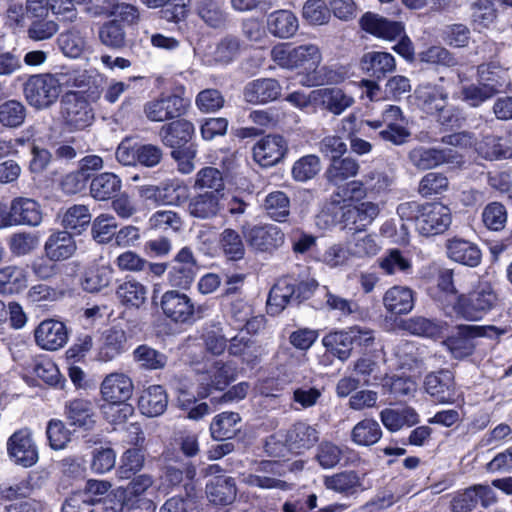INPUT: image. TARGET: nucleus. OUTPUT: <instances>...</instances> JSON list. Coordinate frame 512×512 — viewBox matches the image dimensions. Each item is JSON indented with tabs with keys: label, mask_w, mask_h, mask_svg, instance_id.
<instances>
[{
	"label": "nucleus",
	"mask_w": 512,
	"mask_h": 512,
	"mask_svg": "<svg viewBox=\"0 0 512 512\" xmlns=\"http://www.w3.org/2000/svg\"><path fill=\"white\" fill-rule=\"evenodd\" d=\"M72 73H41L29 76L23 85L26 102L35 110H46L59 99L64 86H78Z\"/></svg>",
	"instance_id": "1"
},
{
	"label": "nucleus",
	"mask_w": 512,
	"mask_h": 512,
	"mask_svg": "<svg viewBox=\"0 0 512 512\" xmlns=\"http://www.w3.org/2000/svg\"><path fill=\"white\" fill-rule=\"evenodd\" d=\"M134 390L132 379L121 372L107 375L101 383L102 398L108 402L104 406V413L112 422H123L132 414L133 408L126 402L131 398Z\"/></svg>",
	"instance_id": "2"
},
{
	"label": "nucleus",
	"mask_w": 512,
	"mask_h": 512,
	"mask_svg": "<svg viewBox=\"0 0 512 512\" xmlns=\"http://www.w3.org/2000/svg\"><path fill=\"white\" fill-rule=\"evenodd\" d=\"M498 303V295L488 283L477 286L468 294H460L453 310L457 316L468 321H479L493 310Z\"/></svg>",
	"instance_id": "3"
},
{
	"label": "nucleus",
	"mask_w": 512,
	"mask_h": 512,
	"mask_svg": "<svg viewBox=\"0 0 512 512\" xmlns=\"http://www.w3.org/2000/svg\"><path fill=\"white\" fill-rule=\"evenodd\" d=\"M505 333V329H500L493 325H459L444 343L454 358L462 359L473 354L476 346V338H493Z\"/></svg>",
	"instance_id": "4"
},
{
	"label": "nucleus",
	"mask_w": 512,
	"mask_h": 512,
	"mask_svg": "<svg viewBox=\"0 0 512 512\" xmlns=\"http://www.w3.org/2000/svg\"><path fill=\"white\" fill-rule=\"evenodd\" d=\"M60 117L68 131H79L94 121L93 109L82 92H66L60 101Z\"/></svg>",
	"instance_id": "5"
},
{
	"label": "nucleus",
	"mask_w": 512,
	"mask_h": 512,
	"mask_svg": "<svg viewBox=\"0 0 512 512\" xmlns=\"http://www.w3.org/2000/svg\"><path fill=\"white\" fill-rule=\"evenodd\" d=\"M407 162L418 171H427L445 164L460 165L462 157L451 148L416 145L408 151Z\"/></svg>",
	"instance_id": "6"
},
{
	"label": "nucleus",
	"mask_w": 512,
	"mask_h": 512,
	"mask_svg": "<svg viewBox=\"0 0 512 512\" xmlns=\"http://www.w3.org/2000/svg\"><path fill=\"white\" fill-rule=\"evenodd\" d=\"M189 101L177 94H161L144 104L143 113L151 122H165L183 116Z\"/></svg>",
	"instance_id": "7"
},
{
	"label": "nucleus",
	"mask_w": 512,
	"mask_h": 512,
	"mask_svg": "<svg viewBox=\"0 0 512 512\" xmlns=\"http://www.w3.org/2000/svg\"><path fill=\"white\" fill-rule=\"evenodd\" d=\"M322 61V53L319 47L312 43L302 44L296 47V69L311 70L301 76L300 83L303 86H320L327 82L325 77L326 67H319Z\"/></svg>",
	"instance_id": "8"
},
{
	"label": "nucleus",
	"mask_w": 512,
	"mask_h": 512,
	"mask_svg": "<svg viewBox=\"0 0 512 512\" xmlns=\"http://www.w3.org/2000/svg\"><path fill=\"white\" fill-rule=\"evenodd\" d=\"M416 230L422 236H433L445 232L452 221L450 209L441 203L423 204Z\"/></svg>",
	"instance_id": "9"
},
{
	"label": "nucleus",
	"mask_w": 512,
	"mask_h": 512,
	"mask_svg": "<svg viewBox=\"0 0 512 512\" xmlns=\"http://www.w3.org/2000/svg\"><path fill=\"white\" fill-rule=\"evenodd\" d=\"M7 451L13 461L23 467H31L38 461V450L30 430L20 429L7 441Z\"/></svg>",
	"instance_id": "10"
},
{
	"label": "nucleus",
	"mask_w": 512,
	"mask_h": 512,
	"mask_svg": "<svg viewBox=\"0 0 512 512\" xmlns=\"http://www.w3.org/2000/svg\"><path fill=\"white\" fill-rule=\"evenodd\" d=\"M164 315L175 323H189L193 320L195 306L191 298L177 290L166 291L161 297Z\"/></svg>",
	"instance_id": "11"
},
{
	"label": "nucleus",
	"mask_w": 512,
	"mask_h": 512,
	"mask_svg": "<svg viewBox=\"0 0 512 512\" xmlns=\"http://www.w3.org/2000/svg\"><path fill=\"white\" fill-rule=\"evenodd\" d=\"M233 380V369L222 361H216L199 376L198 397L206 398L213 391H223Z\"/></svg>",
	"instance_id": "12"
},
{
	"label": "nucleus",
	"mask_w": 512,
	"mask_h": 512,
	"mask_svg": "<svg viewBox=\"0 0 512 512\" xmlns=\"http://www.w3.org/2000/svg\"><path fill=\"white\" fill-rule=\"evenodd\" d=\"M288 151L287 141L281 135H267L253 147V158L262 167L280 162Z\"/></svg>",
	"instance_id": "13"
},
{
	"label": "nucleus",
	"mask_w": 512,
	"mask_h": 512,
	"mask_svg": "<svg viewBox=\"0 0 512 512\" xmlns=\"http://www.w3.org/2000/svg\"><path fill=\"white\" fill-rule=\"evenodd\" d=\"M36 344L44 350L56 351L68 341V330L65 324L54 319L42 321L34 331Z\"/></svg>",
	"instance_id": "14"
},
{
	"label": "nucleus",
	"mask_w": 512,
	"mask_h": 512,
	"mask_svg": "<svg viewBox=\"0 0 512 512\" xmlns=\"http://www.w3.org/2000/svg\"><path fill=\"white\" fill-rule=\"evenodd\" d=\"M282 87L274 78H259L248 82L243 88V99L252 105H263L277 100Z\"/></svg>",
	"instance_id": "15"
},
{
	"label": "nucleus",
	"mask_w": 512,
	"mask_h": 512,
	"mask_svg": "<svg viewBox=\"0 0 512 512\" xmlns=\"http://www.w3.org/2000/svg\"><path fill=\"white\" fill-rule=\"evenodd\" d=\"M424 388L439 403H453L455 401L454 375L448 369L427 374L424 380Z\"/></svg>",
	"instance_id": "16"
},
{
	"label": "nucleus",
	"mask_w": 512,
	"mask_h": 512,
	"mask_svg": "<svg viewBox=\"0 0 512 512\" xmlns=\"http://www.w3.org/2000/svg\"><path fill=\"white\" fill-rule=\"evenodd\" d=\"M313 100L315 107L324 109L334 115H341L354 104V98L338 87L315 89Z\"/></svg>",
	"instance_id": "17"
},
{
	"label": "nucleus",
	"mask_w": 512,
	"mask_h": 512,
	"mask_svg": "<svg viewBox=\"0 0 512 512\" xmlns=\"http://www.w3.org/2000/svg\"><path fill=\"white\" fill-rule=\"evenodd\" d=\"M77 250V244L67 230H53L44 243L46 257L53 262L71 258Z\"/></svg>",
	"instance_id": "18"
},
{
	"label": "nucleus",
	"mask_w": 512,
	"mask_h": 512,
	"mask_svg": "<svg viewBox=\"0 0 512 512\" xmlns=\"http://www.w3.org/2000/svg\"><path fill=\"white\" fill-rule=\"evenodd\" d=\"M245 238L251 247L262 252L277 249L284 243V233L271 224L251 227L245 232Z\"/></svg>",
	"instance_id": "19"
},
{
	"label": "nucleus",
	"mask_w": 512,
	"mask_h": 512,
	"mask_svg": "<svg viewBox=\"0 0 512 512\" xmlns=\"http://www.w3.org/2000/svg\"><path fill=\"white\" fill-rule=\"evenodd\" d=\"M195 133L192 122L186 119L173 120L161 126L159 138L163 145L171 149L186 147Z\"/></svg>",
	"instance_id": "20"
},
{
	"label": "nucleus",
	"mask_w": 512,
	"mask_h": 512,
	"mask_svg": "<svg viewBox=\"0 0 512 512\" xmlns=\"http://www.w3.org/2000/svg\"><path fill=\"white\" fill-rule=\"evenodd\" d=\"M446 253L452 261L471 268L477 267L482 260L478 245L459 237L447 240Z\"/></svg>",
	"instance_id": "21"
},
{
	"label": "nucleus",
	"mask_w": 512,
	"mask_h": 512,
	"mask_svg": "<svg viewBox=\"0 0 512 512\" xmlns=\"http://www.w3.org/2000/svg\"><path fill=\"white\" fill-rule=\"evenodd\" d=\"M320 433L315 426L305 422L293 424L286 432V440L291 453L303 454L319 441Z\"/></svg>",
	"instance_id": "22"
},
{
	"label": "nucleus",
	"mask_w": 512,
	"mask_h": 512,
	"mask_svg": "<svg viewBox=\"0 0 512 512\" xmlns=\"http://www.w3.org/2000/svg\"><path fill=\"white\" fill-rule=\"evenodd\" d=\"M221 199L215 192L198 193L187 200V211L191 217L200 220L216 218L222 210Z\"/></svg>",
	"instance_id": "23"
},
{
	"label": "nucleus",
	"mask_w": 512,
	"mask_h": 512,
	"mask_svg": "<svg viewBox=\"0 0 512 512\" xmlns=\"http://www.w3.org/2000/svg\"><path fill=\"white\" fill-rule=\"evenodd\" d=\"M360 24L366 32L385 40H395L401 37L404 32V26L401 22L390 21L373 13L363 15Z\"/></svg>",
	"instance_id": "24"
},
{
	"label": "nucleus",
	"mask_w": 512,
	"mask_h": 512,
	"mask_svg": "<svg viewBox=\"0 0 512 512\" xmlns=\"http://www.w3.org/2000/svg\"><path fill=\"white\" fill-rule=\"evenodd\" d=\"M14 226L26 225L36 227L42 222L39 203L31 198L17 197L11 201Z\"/></svg>",
	"instance_id": "25"
},
{
	"label": "nucleus",
	"mask_w": 512,
	"mask_h": 512,
	"mask_svg": "<svg viewBox=\"0 0 512 512\" xmlns=\"http://www.w3.org/2000/svg\"><path fill=\"white\" fill-rule=\"evenodd\" d=\"M295 302V280L282 278L271 288L267 299V312L277 315L290 303Z\"/></svg>",
	"instance_id": "26"
},
{
	"label": "nucleus",
	"mask_w": 512,
	"mask_h": 512,
	"mask_svg": "<svg viewBox=\"0 0 512 512\" xmlns=\"http://www.w3.org/2000/svg\"><path fill=\"white\" fill-rule=\"evenodd\" d=\"M361 69L369 76L382 79L396 68L394 57L383 51H371L365 53L360 60Z\"/></svg>",
	"instance_id": "27"
},
{
	"label": "nucleus",
	"mask_w": 512,
	"mask_h": 512,
	"mask_svg": "<svg viewBox=\"0 0 512 512\" xmlns=\"http://www.w3.org/2000/svg\"><path fill=\"white\" fill-rule=\"evenodd\" d=\"M299 28L296 15L290 10H277L267 17V29L271 35L280 39L294 36Z\"/></svg>",
	"instance_id": "28"
},
{
	"label": "nucleus",
	"mask_w": 512,
	"mask_h": 512,
	"mask_svg": "<svg viewBox=\"0 0 512 512\" xmlns=\"http://www.w3.org/2000/svg\"><path fill=\"white\" fill-rule=\"evenodd\" d=\"M168 396L161 385H151L143 390L138 400V407L142 414L148 417L162 415L167 409Z\"/></svg>",
	"instance_id": "29"
},
{
	"label": "nucleus",
	"mask_w": 512,
	"mask_h": 512,
	"mask_svg": "<svg viewBox=\"0 0 512 512\" xmlns=\"http://www.w3.org/2000/svg\"><path fill=\"white\" fill-rule=\"evenodd\" d=\"M383 305L393 315L409 313L414 307L413 291L404 286H393L383 296Z\"/></svg>",
	"instance_id": "30"
},
{
	"label": "nucleus",
	"mask_w": 512,
	"mask_h": 512,
	"mask_svg": "<svg viewBox=\"0 0 512 512\" xmlns=\"http://www.w3.org/2000/svg\"><path fill=\"white\" fill-rule=\"evenodd\" d=\"M206 494L214 504L229 505L237 496L236 482L232 477H216L206 485Z\"/></svg>",
	"instance_id": "31"
},
{
	"label": "nucleus",
	"mask_w": 512,
	"mask_h": 512,
	"mask_svg": "<svg viewBox=\"0 0 512 512\" xmlns=\"http://www.w3.org/2000/svg\"><path fill=\"white\" fill-rule=\"evenodd\" d=\"M379 213L380 208L377 203L366 201L349 206L343 212V219L347 224L352 223L356 230L361 231L370 225Z\"/></svg>",
	"instance_id": "32"
},
{
	"label": "nucleus",
	"mask_w": 512,
	"mask_h": 512,
	"mask_svg": "<svg viewBox=\"0 0 512 512\" xmlns=\"http://www.w3.org/2000/svg\"><path fill=\"white\" fill-rule=\"evenodd\" d=\"M65 415L71 426L89 429L94 424L92 403L86 399H73L65 404Z\"/></svg>",
	"instance_id": "33"
},
{
	"label": "nucleus",
	"mask_w": 512,
	"mask_h": 512,
	"mask_svg": "<svg viewBox=\"0 0 512 512\" xmlns=\"http://www.w3.org/2000/svg\"><path fill=\"white\" fill-rule=\"evenodd\" d=\"M416 98L422 108L428 113H435L448 100V92L441 85L422 84L415 90Z\"/></svg>",
	"instance_id": "34"
},
{
	"label": "nucleus",
	"mask_w": 512,
	"mask_h": 512,
	"mask_svg": "<svg viewBox=\"0 0 512 512\" xmlns=\"http://www.w3.org/2000/svg\"><path fill=\"white\" fill-rule=\"evenodd\" d=\"M121 187L122 181L116 174L103 172L91 180L90 193L94 199L105 201L116 196Z\"/></svg>",
	"instance_id": "35"
},
{
	"label": "nucleus",
	"mask_w": 512,
	"mask_h": 512,
	"mask_svg": "<svg viewBox=\"0 0 512 512\" xmlns=\"http://www.w3.org/2000/svg\"><path fill=\"white\" fill-rule=\"evenodd\" d=\"M145 463V451L139 447H132L123 452L119 465L116 469V476L120 480L133 478L142 470Z\"/></svg>",
	"instance_id": "36"
},
{
	"label": "nucleus",
	"mask_w": 512,
	"mask_h": 512,
	"mask_svg": "<svg viewBox=\"0 0 512 512\" xmlns=\"http://www.w3.org/2000/svg\"><path fill=\"white\" fill-rule=\"evenodd\" d=\"M132 357L140 369L148 371L162 370L168 362L166 354L147 344L137 346L132 353Z\"/></svg>",
	"instance_id": "37"
},
{
	"label": "nucleus",
	"mask_w": 512,
	"mask_h": 512,
	"mask_svg": "<svg viewBox=\"0 0 512 512\" xmlns=\"http://www.w3.org/2000/svg\"><path fill=\"white\" fill-rule=\"evenodd\" d=\"M28 285V275L25 269L10 265L0 269V293L17 294Z\"/></svg>",
	"instance_id": "38"
},
{
	"label": "nucleus",
	"mask_w": 512,
	"mask_h": 512,
	"mask_svg": "<svg viewBox=\"0 0 512 512\" xmlns=\"http://www.w3.org/2000/svg\"><path fill=\"white\" fill-rule=\"evenodd\" d=\"M470 19L474 30L488 29L496 20L497 12L491 0H469Z\"/></svg>",
	"instance_id": "39"
},
{
	"label": "nucleus",
	"mask_w": 512,
	"mask_h": 512,
	"mask_svg": "<svg viewBox=\"0 0 512 512\" xmlns=\"http://www.w3.org/2000/svg\"><path fill=\"white\" fill-rule=\"evenodd\" d=\"M126 344L127 335L123 329H109L99 350V359L105 362L115 359L126 350Z\"/></svg>",
	"instance_id": "40"
},
{
	"label": "nucleus",
	"mask_w": 512,
	"mask_h": 512,
	"mask_svg": "<svg viewBox=\"0 0 512 512\" xmlns=\"http://www.w3.org/2000/svg\"><path fill=\"white\" fill-rule=\"evenodd\" d=\"M322 344L330 354L342 362L349 359L352 354L353 347L347 329L328 333L323 337Z\"/></svg>",
	"instance_id": "41"
},
{
	"label": "nucleus",
	"mask_w": 512,
	"mask_h": 512,
	"mask_svg": "<svg viewBox=\"0 0 512 512\" xmlns=\"http://www.w3.org/2000/svg\"><path fill=\"white\" fill-rule=\"evenodd\" d=\"M324 485L329 490L349 496L357 492V489L361 486V481L355 471H343L326 476Z\"/></svg>",
	"instance_id": "42"
},
{
	"label": "nucleus",
	"mask_w": 512,
	"mask_h": 512,
	"mask_svg": "<svg viewBox=\"0 0 512 512\" xmlns=\"http://www.w3.org/2000/svg\"><path fill=\"white\" fill-rule=\"evenodd\" d=\"M193 187L196 190H205L204 192H215L223 197L225 189L223 174L215 167H204L196 173Z\"/></svg>",
	"instance_id": "43"
},
{
	"label": "nucleus",
	"mask_w": 512,
	"mask_h": 512,
	"mask_svg": "<svg viewBox=\"0 0 512 512\" xmlns=\"http://www.w3.org/2000/svg\"><path fill=\"white\" fill-rule=\"evenodd\" d=\"M382 437L379 423L374 419H363L351 431V440L358 446H371Z\"/></svg>",
	"instance_id": "44"
},
{
	"label": "nucleus",
	"mask_w": 512,
	"mask_h": 512,
	"mask_svg": "<svg viewBox=\"0 0 512 512\" xmlns=\"http://www.w3.org/2000/svg\"><path fill=\"white\" fill-rule=\"evenodd\" d=\"M57 42L63 54L70 58L80 57L87 47V41L78 27L62 32Z\"/></svg>",
	"instance_id": "45"
},
{
	"label": "nucleus",
	"mask_w": 512,
	"mask_h": 512,
	"mask_svg": "<svg viewBox=\"0 0 512 512\" xmlns=\"http://www.w3.org/2000/svg\"><path fill=\"white\" fill-rule=\"evenodd\" d=\"M219 247L228 260L238 261L245 255V245L240 233L232 228H225L219 235Z\"/></svg>",
	"instance_id": "46"
},
{
	"label": "nucleus",
	"mask_w": 512,
	"mask_h": 512,
	"mask_svg": "<svg viewBox=\"0 0 512 512\" xmlns=\"http://www.w3.org/2000/svg\"><path fill=\"white\" fill-rule=\"evenodd\" d=\"M241 417L235 412H223L214 417L210 431L213 438L218 440L231 439L239 431L237 425Z\"/></svg>",
	"instance_id": "47"
},
{
	"label": "nucleus",
	"mask_w": 512,
	"mask_h": 512,
	"mask_svg": "<svg viewBox=\"0 0 512 512\" xmlns=\"http://www.w3.org/2000/svg\"><path fill=\"white\" fill-rule=\"evenodd\" d=\"M196 11L198 16L212 28L224 27L227 22V13L218 0H198Z\"/></svg>",
	"instance_id": "48"
},
{
	"label": "nucleus",
	"mask_w": 512,
	"mask_h": 512,
	"mask_svg": "<svg viewBox=\"0 0 512 512\" xmlns=\"http://www.w3.org/2000/svg\"><path fill=\"white\" fill-rule=\"evenodd\" d=\"M360 169L358 161L352 157H339L331 162L326 171L328 181L338 184L355 177Z\"/></svg>",
	"instance_id": "49"
},
{
	"label": "nucleus",
	"mask_w": 512,
	"mask_h": 512,
	"mask_svg": "<svg viewBox=\"0 0 512 512\" xmlns=\"http://www.w3.org/2000/svg\"><path fill=\"white\" fill-rule=\"evenodd\" d=\"M506 72L499 66L489 63L477 67V81L497 95L506 84Z\"/></svg>",
	"instance_id": "50"
},
{
	"label": "nucleus",
	"mask_w": 512,
	"mask_h": 512,
	"mask_svg": "<svg viewBox=\"0 0 512 512\" xmlns=\"http://www.w3.org/2000/svg\"><path fill=\"white\" fill-rule=\"evenodd\" d=\"M189 199V188L183 181L174 179L161 184L159 203L181 206Z\"/></svg>",
	"instance_id": "51"
},
{
	"label": "nucleus",
	"mask_w": 512,
	"mask_h": 512,
	"mask_svg": "<svg viewBox=\"0 0 512 512\" xmlns=\"http://www.w3.org/2000/svg\"><path fill=\"white\" fill-rule=\"evenodd\" d=\"M228 351L231 355L240 357L247 364H255L261 354L260 346L254 340L244 336L233 337Z\"/></svg>",
	"instance_id": "52"
},
{
	"label": "nucleus",
	"mask_w": 512,
	"mask_h": 512,
	"mask_svg": "<svg viewBox=\"0 0 512 512\" xmlns=\"http://www.w3.org/2000/svg\"><path fill=\"white\" fill-rule=\"evenodd\" d=\"M34 491L32 478L0 484V504L28 498Z\"/></svg>",
	"instance_id": "53"
},
{
	"label": "nucleus",
	"mask_w": 512,
	"mask_h": 512,
	"mask_svg": "<svg viewBox=\"0 0 512 512\" xmlns=\"http://www.w3.org/2000/svg\"><path fill=\"white\" fill-rule=\"evenodd\" d=\"M91 218L88 206L76 204L67 208L61 218V224L66 230H75L80 233L90 224Z\"/></svg>",
	"instance_id": "54"
},
{
	"label": "nucleus",
	"mask_w": 512,
	"mask_h": 512,
	"mask_svg": "<svg viewBox=\"0 0 512 512\" xmlns=\"http://www.w3.org/2000/svg\"><path fill=\"white\" fill-rule=\"evenodd\" d=\"M379 266L388 275L410 274L412 272L411 260L398 249H391L381 257Z\"/></svg>",
	"instance_id": "55"
},
{
	"label": "nucleus",
	"mask_w": 512,
	"mask_h": 512,
	"mask_svg": "<svg viewBox=\"0 0 512 512\" xmlns=\"http://www.w3.org/2000/svg\"><path fill=\"white\" fill-rule=\"evenodd\" d=\"M264 206L269 217L277 222H285L290 214V200L282 191L269 193Z\"/></svg>",
	"instance_id": "56"
},
{
	"label": "nucleus",
	"mask_w": 512,
	"mask_h": 512,
	"mask_svg": "<svg viewBox=\"0 0 512 512\" xmlns=\"http://www.w3.org/2000/svg\"><path fill=\"white\" fill-rule=\"evenodd\" d=\"M479 154L488 160L509 158L512 156L511 149L504 143L503 139L494 135H487L478 144Z\"/></svg>",
	"instance_id": "57"
},
{
	"label": "nucleus",
	"mask_w": 512,
	"mask_h": 512,
	"mask_svg": "<svg viewBox=\"0 0 512 512\" xmlns=\"http://www.w3.org/2000/svg\"><path fill=\"white\" fill-rule=\"evenodd\" d=\"M26 107L18 100H8L0 105V123L5 127L21 126L26 118Z\"/></svg>",
	"instance_id": "58"
},
{
	"label": "nucleus",
	"mask_w": 512,
	"mask_h": 512,
	"mask_svg": "<svg viewBox=\"0 0 512 512\" xmlns=\"http://www.w3.org/2000/svg\"><path fill=\"white\" fill-rule=\"evenodd\" d=\"M321 170L318 156L309 154L301 157L292 166V177L295 181L306 182L313 179Z\"/></svg>",
	"instance_id": "59"
},
{
	"label": "nucleus",
	"mask_w": 512,
	"mask_h": 512,
	"mask_svg": "<svg viewBox=\"0 0 512 512\" xmlns=\"http://www.w3.org/2000/svg\"><path fill=\"white\" fill-rule=\"evenodd\" d=\"M405 327L414 335L430 338L439 337L444 329V326L440 321L428 319L422 316L410 318L406 322Z\"/></svg>",
	"instance_id": "60"
},
{
	"label": "nucleus",
	"mask_w": 512,
	"mask_h": 512,
	"mask_svg": "<svg viewBox=\"0 0 512 512\" xmlns=\"http://www.w3.org/2000/svg\"><path fill=\"white\" fill-rule=\"evenodd\" d=\"M116 293L124 304L139 307L146 300L147 289L140 282L127 280L119 285Z\"/></svg>",
	"instance_id": "61"
},
{
	"label": "nucleus",
	"mask_w": 512,
	"mask_h": 512,
	"mask_svg": "<svg viewBox=\"0 0 512 512\" xmlns=\"http://www.w3.org/2000/svg\"><path fill=\"white\" fill-rule=\"evenodd\" d=\"M112 277V268L109 266H100L85 273L81 286L87 292H98L110 284Z\"/></svg>",
	"instance_id": "62"
},
{
	"label": "nucleus",
	"mask_w": 512,
	"mask_h": 512,
	"mask_svg": "<svg viewBox=\"0 0 512 512\" xmlns=\"http://www.w3.org/2000/svg\"><path fill=\"white\" fill-rule=\"evenodd\" d=\"M117 222L113 215L101 214L92 223V237L100 243H108L116 235Z\"/></svg>",
	"instance_id": "63"
},
{
	"label": "nucleus",
	"mask_w": 512,
	"mask_h": 512,
	"mask_svg": "<svg viewBox=\"0 0 512 512\" xmlns=\"http://www.w3.org/2000/svg\"><path fill=\"white\" fill-rule=\"evenodd\" d=\"M418 56L421 62L448 68L455 67L459 64V59L442 46H431L420 52Z\"/></svg>",
	"instance_id": "64"
}]
</instances>
